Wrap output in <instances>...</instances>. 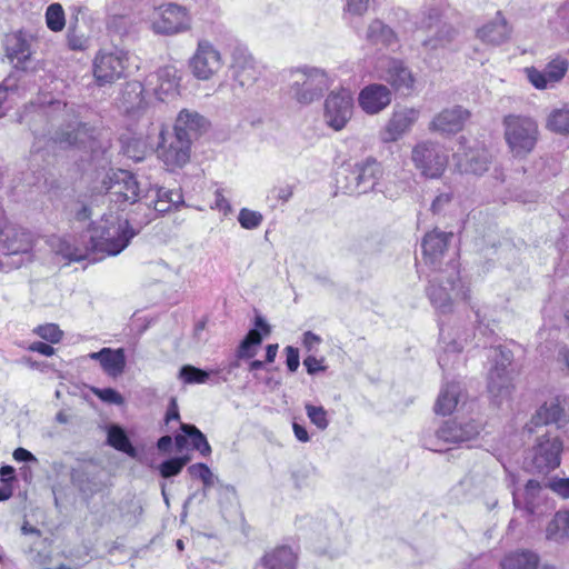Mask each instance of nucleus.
<instances>
[{
  "mask_svg": "<svg viewBox=\"0 0 569 569\" xmlns=\"http://www.w3.org/2000/svg\"><path fill=\"white\" fill-rule=\"evenodd\" d=\"M139 232L133 229L128 219L113 214H104L100 221L89 229L90 247L84 250L60 241L58 253L68 261H81L89 258L90 251L117 256L123 251L130 240Z\"/></svg>",
  "mask_w": 569,
  "mask_h": 569,
  "instance_id": "1",
  "label": "nucleus"
},
{
  "mask_svg": "<svg viewBox=\"0 0 569 569\" xmlns=\"http://www.w3.org/2000/svg\"><path fill=\"white\" fill-rule=\"evenodd\" d=\"M426 292L435 309L443 315L453 311L456 301L470 300V289L461 281L459 263L453 258L445 268L431 270Z\"/></svg>",
  "mask_w": 569,
  "mask_h": 569,
  "instance_id": "2",
  "label": "nucleus"
},
{
  "mask_svg": "<svg viewBox=\"0 0 569 569\" xmlns=\"http://www.w3.org/2000/svg\"><path fill=\"white\" fill-rule=\"evenodd\" d=\"M332 84L329 74L317 67H300L289 71V96L300 104L319 100Z\"/></svg>",
  "mask_w": 569,
  "mask_h": 569,
  "instance_id": "3",
  "label": "nucleus"
},
{
  "mask_svg": "<svg viewBox=\"0 0 569 569\" xmlns=\"http://www.w3.org/2000/svg\"><path fill=\"white\" fill-rule=\"evenodd\" d=\"M481 425L473 420H448L433 433H425L423 446L436 452L446 450L447 445L466 442L480 433Z\"/></svg>",
  "mask_w": 569,
  "mask_h": 569,
  "instance_id": "4",
  "label": "nucleus"
},
{
  "mask_svg": "<svg viewBox=\"0 0 569 569\" xmlns=\"http://www.w3.org/2000/svg\"><path fill=\"white\" fill-rule=\"evenodd\" d=\"M505 139L516 156L530 152L537 142L538 126L529 117L509 114L503 118Z\"/></svg>",
  "mask_w": 569,
  "mask_h": 569,
  "instance_id": "5",
  "label": "nucleus"
},
{
  "mask_svg": "<svg viewBox=\"0 0 569 569\" xmlns=\"http://www.w3.org/2000/svg\"><path fill=\"white\" fill-rule=\"evenodd\" d=\"M493 367L488 373V392L497 405L508 401L513 391L512 379L508 367L512 358L510 351L493 350Z\"/></svg>",
  "mask_w": 569,
  "mask_h": 569,
  "instance_id": "6",
  "label": "nucleus"
},
{
  "mask_svg": "<svg viewBox=\"0 0 569 569\" xmlns=\"http://www.w3.org/2000/svg\"><path fill=\"white\" fill-rule=\"evenodd\" d=\"M128 67L126 52L100 50L92 61V72L99 87L112 84L124 77Z\"/></svg>",
  "mask_w": 569,
  "mask_h": 569,
  "instance_id": "7",
  "label": "nucleus"
},
{
  "mask_svg": "<svg viewBox=\"0 0 569 569\" xmlns=\"http://www.w3.org/2000/svg\"><path fill=\"white\" fill-rule=\"evenodd\" d=\"M411 159L415 167L427 178H439L448 163L443 147L429 140L415 146Z\"/></svg>",
  "mask_w": 569,
  "mask_h": 569,
  "instance_id": "8",
  "label": "nucleus"
},
{
  "mask_svg": "<svg viewBox=\"0 0 569 569\" xmlns=\"http://www.w3.org/2000/svg\"><path fill=\"white\" fill-rule=\"evenodd\" d=\"M147 187L137 180V177L127 170H118L110 177L108 193L111 202L119 207L126 203L133 204L140 202L139 208L143 206V193Z\"/></svg>",
  "mask_w": 569,
  "mask_h": 569,
  "instance_id": "9",
  "label": "nucleus"
},
{
  "mask_svg": "<svg viewBox=\"0 0 569 569\" xmlns=\"http://www.w3.org/2000/svg\"><path fill=\"white\" fill-rule=\"evenodd\" d=\"M563 443L560 436L551 431L539 436L532 449V467L539 473H548L560 466Z\"/></svg>",
  "mask_w": 569,
  "mask_h": 569,
  "instance_id": "10",
  "label": "nucleus"
},
{
  "mask_svg": "<svg viewBox=\"0 0 569 569\" xmlns=\"http://www.w3.org/2000/svg\"><path fill=\"white\" fill-rule=\"evenodd\" d=\"M533 427L555 425L569 439V397H556L545 401L530 420Z\"/></svg>",
  "mask_w": 569,
  "mask_h": 569,
  "instance_id": "11",
  "label": "nucleus"
},
{
  "mask_svg": "<svg viewBox=\"0 0 569 569\" xmlns=\"http://www.w3.org/2000/svg\"><path fill=\"white\" fill-rule=\"evenodd\" d=\"M222 66L220 51L210 41L199 40L189 60L191 73L199 80H209L221 70Z\"/></svg>",
  "mask_w": 569,
  "mask_h": 569,
  "instance_id": "12",
  "label": "nucleus"
},
{
  "mask_svg": "<svg viewBox=\"0 0 569 569\" xmlns=\"http://www.w3.org/2000/svg\"><path fill=\"white\" fill-rule=\"evenodd\" d=\"M353 99L347 89L332 91L325 100V121L332 129H343L352 117Z\"/></svg>",
  "mask_w": 569,
  "mask_h": 569,
  "instance_id": "13",
  "label": "nucleus"
},
{
  "mask_svg": "<svg viewBox=\"0 0 569 569\" xmlns=\"http://www.w3.org/2000/svg\"><path fill=\"white\" fill-rule=\"evenodd\" d=\"M513 505L532 517H541L553 508L545 489L537 480H529L522 493L513 492Z\"/></svg>",
  "mask_w": 569,
  "mask_h": 569,
  "instance_id": "14",
  "label": "nucleus"
},
{
  "mask_svg": "<svg viewBox=\"0 0 569 569\" xmlns=\"http://www.w3.org/2000/svg\"><path fill=\"white\" fill-rule=\"evenodd\" d=\"M230 68L233 81L243 90L252 88L261 74L252 54L242 47L233 49Z\"/></svg>",
  "mask_w": 569,
  "mask_h": 569,
  "instance_id": "15",
  "label": "nucleus"
},
{
  "mask_svg": "<svg viewBox=\"0 0 569 569\" xmlns=\"http://www.w3.org/2000/svg\"><path fill=\"white\" fill-rule=\"evenodd\" d=\"M190 18L184 8L168 3L159 8L152 21V29L160 34H174L188 30Z\"/></svg>",
  "mask_w": 569,
  "mask_h": 569,
  "instance_id": "16",
  "label": "nucleus"
},
{
  "mask_svg": "<svg viewBox=\"0 0 569 569\" xmlns=\"http://www.w3.org/2000/svg\"><path fill=\"white\" fill-rule=\"evenodd\" d=\"M419 109L409 107L396 108L381 132L382 140L386 142L397 141L405 133L410 131L412 126L419 119Z\"/></svg>",
  "mask_w": 569,
  "mask_h": 569,
  "instance_id": "17",
  "label": "nucleus"
},
{
  "mask_svg": "<svg viewBox=\"0 0 569 569\" xmlns=\"http://www.w3.org/2000/svg\"><path fill=\"white\" fill-rule=\"evenodd\" d=\"M453 237L452 232H443L438 229L428 232L422 239L423 260L431 270L442 267L441 259Z\"/></svg>",
  "mask_w": 569,
  "mask_h": 569,
  "instance_id": "18",
  "label": "nucleus"
},
{
  "mask_svg": "<svg viewBox=\"0 0 569 569\" xmlns=\"http://www.w3.org/2000/svg\"><path fill=\"white\" fill-rule=\"evenodd\" d=\"M470 112L461 106H452L437 113L429 123V130L441 134H455L463 129Z\"/></svg>",
  "mask_w": 569,
  "mask_h": 569,
  "instance_id": "19",
  "label": "nucleus"
},
{
  "mask_svg": "<svg viewBox=\"0 0 569 569\" xmlns=\"http://www.w3.org/2000/svg\"><path fill=\"white\" fill-rule=\"evenodd\" d=\"M32 247L29 232L14 224L7 223L0 229V254L13 256L27 253Z\"/></svg>",
  "mask_w": 569,
  "mask_h": 569,
  "instance_id": "20",
  "label": "nucleus"
},
{
  "mask_svg": "<svg viewBox=\"0 0 569 569\" xmlns=\"http://www.w3.org/2000/svg\"><path fill=\"white\" fill-rule=\"evenodd\" d=\"M568 67L567 59L556 58L542 71L531 67L526 69V73L530 83L535 88L542 90L559 82L567 73Z\"/></svg>",
  "mask_w": 569,
  "mask_h": 569,
  "instance_id": "21",
  "label": "nucleus"
},
{
  "mask_svg": "<svg viewBox=\"0 0 569 569\" xmlns=\"http://www.w3.org/2000/svg\"><path fill=\"white\" fill-rule=\"evenodd\" d=\"M191 143L187 138H181L173 132L170 140L159 146V157L169 169L184 166L190 159Z\"/></svg>",
  "mask_w": 569,
  "mask_h": 569,
  "instance_id": "22",
  "label": "nucleus"
},
{
  "mask_svg": "<svg viewBox=\"0 0 569 569\" xmlns=\"http://www.w3.org/2000/svg\"><path fill=\"white\" fill-rule=\"evenodd\" d=\"M142 198L146 209L151 211L152 208L158 213H166L183 201L179 190L173 191L158 186L148 187Z\"/></svg>",
  "mask_w": 569,
  "mask_h": 569,
  "instance_id": "23",
  "label": "nucleus"
},
{
  "mask_svg": "<svg viewBox=\"0 0 569 569\" xmlns=\"http://www.w3.org/2000/svg\"><path fill=\"white\" fill-rule=\"evenodd\" d=\"M381 79L388 82L396 91L410 93L415 86V77L403 61L389 59L381 73Z\"/></svg>",
  "mask_w": 569,
  "mask_h": 569,
  "instance_id": "24",
  "label": "nucleus"
},
{
  "mask_svg": "<svg viewBox=\"0 0 569 569\" xmlns=\"http://www.w3.org/2000/svg\"><path fill=\"white\" fill-rule=\"evenodd\" d=\"M6 56L16 69L26 70V63L32 56L31 37L22 31L8 34L6 38Z\"/></svg>",
  "mask_w": 569,
  "mask_h": 569,
  "instance_id": "25",
  "label": "nucleus"
},
{
  "mask_svg": "<svg viewBox=\"0 0 569 569\" xmlns=\"http://www.w3.org/2000/svg\"><path fill=\"white\" fill-rule=\"evenodd\" d=\"M391 102V91L383 84L373 83L365 87L359 93V104L369 114H376Z\"/></svg>",
  "mask_w": 569,
  "mask_h": 569,
  "instance_id": "26",
  "label": "nucleus"
},
{
  "mask_svg": "<svg viewBox=\"0 0 569 569\" xmlns=\"http://www.w3.org/2000/svg\"><path fill=\"white\" fill-rule=\"evenodd\" d=\"M356 178L359 186L360 194L369 191H376L379 180L382 177V169L380 164L373 159H367L361 162H357L353 167Z\"/></svg>",
  "mask_w": 569,
  "mask_h": 569,
  "instance_id": "27",
  "label": "nucleus"
},
{
  "mask_svg": "<svg viewBox=\"0 0 569 569\" xmlns=\"http://www.w3.org/2000/svg\"><path fill=\"white\" fill-rule=\"evenodd\" d=\"M206 127L207 120L204 117L197 111L183 109L179 112L176 119L174 133L181 136V138H187L189 143H191L192 140L206 129Z\"/></svg>",
  "mask_w": 569,
  "mask_h": 569,
  "instance_id": "28",
  "label": "nucleus"
},
{
  "mask_svg": "<svg viewBox=\"0 0 569 569\" xmlns=\"http://www.w3.org/2000/svg\"><path fill=\"white\" fill-rule=\"evenodd\" d=\"M511 28L501 12H497L493 20L486 23L477 31L478 38L489 44H501L509 40Z\"/></svg>",
  "mask_w": 569,
  "mask_h": 569,
  "instance_id": "29",
  "label": "nucleus"
},
{
  "mask_svg": "<svg viewBox=\"0 0 569 569\" xmlns=\"http://www.w3.org/2000/svg\"><path fill=\"white\" fill-rule=\"evenodd\" d=\"M143 91V86L139 81H130L124 84L121 91L120 106L126 113L137 116L146 108L147 102Z\"/></svg>",
  "mask_w": 569,
  "mask_h": 569,
  "instance_id": "30",
  "label": "nucleus"
},
{
  "mask_svg": "<svg viewBox=\"0 0 569 569\" xmlns=\"http://www.w3.org/2000/svg\"><path fill=\"white\" fill-rule=\"evenodd\" d=\"M181 435L176 436V446L178 450H182L190 439L192 449L199 451L202 456L207 457L211 453V447L206 436L193 425L181 423Z\"/></svg>",
  "mask_w": 569,
  "mask_h": 569,
  "instance_id": "31",
  "label": "nucleus"
},
{
  "mask_svg": "<svg viewBox=\"0 0 569 569\" xmlns=\"http://www.w3.org/2000/svg\"><path fill=\"white\" fill-rule=\"evenodd\" d=\"M296 556L289 547H278L266 552L254 569H293Z\"/></svg>",
  "mask_w": 569,
  "mask_h": 569,
  "instance_id": "32",
  "label": "nucleus"
},
{
  "mask_svg": "<svg viewBox=\"0 0 569 569\" xmlns=\"http://www.w3.org/2000/svg\"><path fill=\"white\" fill-rule=\"evenodd\" d=\"M462 397V389L459 382H450L443 386L435 405L437 415L447 416L458 406Z\"/></svg>",
  "mask_w": 569,
  "mask_h": 569,
  "instance_id": "33",
  "label": "nucleus"
},
{
  "mask_svg": "<svg viewBox=\"0 0 569 569\" xmlns=\"http://www.w3.org/2000/svg\"><path fill=\"white\" fill-rule=\"evenodd\" d=\"M546 539L557 543L569 540V509L556 512L546 527Z\"/></svg>",
  "mask_w": 569,
  "mask_h": 569,
  "instance_id": "34",
  "label": "nucleus"
},
{
  "mask_svg": "<svg viewBox=\"0 0 569 569\" xmlns=\"http://www.w3.org/2000/svg\"><path fill=\"white\" fill-rule=\"evenodd\" d=\"M538 565L539 557L537 553L529 550H521L506 556L500 567L501 569H537Z\"/></svg>",
  "mask_w": 569,
  "mask_h": 569,
  "instance_id": "35",
  "label": "nucleus"
},
{
  "mask_svg": "<svg viewBox=\"0 0 569 569\" xmlns=\"http://www.w3.org/2000/svg\"><path fill=\"white\" fill-rule=\"evenodd\" d=\"M367 39L373 44L385 47L393 46L397 42V36L391 28L380 20H373L367 30Z\"/></svg>",
  "mask_w": 569,
  "mask_h": 569,
  "instance_id": "36",
  "label": "nucleus"
},
{
  "mask_svg": "<svg viewBox=\"0 0 569 569\" xmlns=\"http://www.w3.org/2000/svg\"><path fill=\"white\" fill-rule=\"evenodd\" d=\"M107 442L118 451L127 453L130 458L138 457V451L131 445L126 431L117 425H112L108 429Z\"/></svg>",
  "mask_w": 569,
  "mask_h": 569,
  "instance_id": "37",
  "label": "nucleus"
},
{
  "mask_svg": "<svg viewBox=\"0 0 569 569\" xmlns=\"http://www.w3.org/2000/svg\"><path fill=\"white\" fill-rule=\"evenodd\" d=\"M103 371L110 377H118L123 373L126 368V353L122 348L111 349L107 348V353L103 357L101 365Z\"/></svg>",
  "mask_w": 569,
  "mask_h": 569,
  "instance_id": "38",
  "label": "nucleus"
},
{
  "mask_svg": "<svg viewBox=\"0 0 569 569\" xmlns=\"http://www.w3.org/2000/svg\"><path fill=\"white\" fill-rule=\"evenodd\" d=\"M262 342V336L258 329H251L240 342L236 357L239 359H251L257 353V347Z\"/></svg>",
  "mask_w": 569,
  "mask_h": 569,
  "instance_id": "39",
  "label": "nucleus"
},
{
  "mask_svg": "<svg viewBox=\"0 0 569 569\" xmlns=\"http://www.w3.org/2000/svg\"><path fill=\"white\" fill-rule=\"evenodd\" d=\"M489 162L487 151H470L466 154L465 171L480 176L488 170Z\"/></svg>",
  "mask_w": 569,
  "mask_h": 569,
  "instance_id": "40",
  "label": "nucleus"
},
{
  "mask_svg": "<svg viewBox=\"0 0 569 569\" xmlns=\"http://www.w3.org/2000/svg\"><path fill=\"white\" fill-rule=\"evenodd\" d=\"M547 128L561 134H569V104L553 110L547 120Z\"/></svg>",
  "mask_w": 569,
  "mask_h": 569,
  "instance_id": "41",
  "label": "nucleus"
},
{
  "mask_svg": "<svg viewBox=\"0 0 569 569\" xmlns=\"http://www.w3.org/2000/svg\"><path fill=\"white\" fill-rule=\"evenodd\" d=\"M219 372V369L206 371L191 365H184L179 371V378L189 385L204 383L208 381L211 375H218Z\"/></svg>",
  "mask_w": 569,
  "mask_h": 569,
  "instance_id": "42",
  "label": "nucleus"
},
{
  "mask_svg": "<svg viewBox=\"0 0 569 569\" xmlns=\"http://www.w3.org/2000/svg\"><path fill=\"white\" fill-rule=\"evenodd\" d=\"M352 167L342 168L338 172L337 187L341 192L350 196H359V186Z\"/></svg>",
  "mask_w": 569,
  "mask_h": 569,
  "instance_id": "43",
  "label": "nucleus"
},
{
  "mask_svg": "<svg viewBox=\"0 0 569 569\" xmlns=\"http://www.w3.org/2000/svg\"><path fill=\"white\" fill-rule=\"evenodd\" d=\"M47 27L53 31H62L66 26L64 11L60 3H51L46 10Z\"/></svg>",
  "mask_w": 569,
  "mask_h": 569,
  "instance_id": "44",
  "label": "nucleus"
},
{
  "mask_svg": "<svg viewBox=\"0 0 569 569\" xmlns=\"http://www.w3.org/2000/svg\"><path fill=\"white\" fill-rule=\"evenodd\" d=\"M78 18L76 17L74 23H70L67 32V44L70 50L84 51L89 47V38L78 31Z\"/></svg>",
  "mask_w": 569,
  "mask_h": 569,
  "instance_id": "45",
  "label": "nucleus"
},
{
  "mask_svg": "<svg viewBox=\"0 0 569 569\" xmlns=\"http://www.w3.org/2000/svg\"><path fill=\"white\" fill-rule=\"evenodd\" d=\"M86 133V126H78L76 130L72 131H62L57 133L54 138L56 142H58L62 147H71L79 146L83 143L82 136Z\"/></svg>",
  "mask_w": 569,
  "mask_h": 569,
  "instance_id": "46",
  "label": "nucleus"
},
{
  "mask_svg": "<svg viewBox=\"0 0 569 569\" xmlns=\"http://www.w3.org/2000/svg\"><path fill=\"white\" fill-rule=\"evenodd\" d=\"M440 17L441 10L439 8H427L419 13L416 24L420 29L429 30L440 21Z\"/></svg>",
  "mask_w": 569,
  "mask_h": 569,
  "instance_id": "47",
  "label": "nucleus"
},
{
  "mask_svg": "<svg viewBox=\"0 0 569 569\" xmlns=\"http://www.w3.org/2000/svg\"><path fill=\"white\" fill-rule=\"evenodd\" d=\"M188 457H178L166 460L159 467L160 475L163 478L177 476L178 473H180L182 468L188 463Z\"/></svg>",
  "mask_w": 569,
  "mask_h": 569,
  "instance_id": "48",
  "label": "nucleus"
},
{
  "mask_svg": "<svg viewBox=\"0 0 569 569\" xmlns=\"http://www.w3.org/2000/svg\"><path fill=\"white\" fill-rule=\"evenodd\" d=\"M306 412L310 421L317 426L320 430L327 429L329 420L327 418V411L323 407L313 406L310 403L306 405Z\"/></svg>",
  "mask_w": 569,
  "mask_h": 569,
  "instance_id": "49",
  "label": "nucleus"
},
{
  "mask_svg": "<svg viewBox=\"0 0 569 569\" xmlns=\"http://www.w3.org/2000/svg\"><path fill=\"white\" fill-rule=\"evenodd\" d=\"M262 214L258 211L249 210V209H241L238 216V221L244 229H256L258 228L262 222Z\"/></svg>",
  "mask_w": 569,
  "mask_h": 569,
  "instance_id": "50",
  "label": "nucleus"
},
{
  "mask_svg": "<svg viewBox=\"0 0 569 569\" xmlns=\"http://www.w3.org/2000/svg\"><path fill=\"white\" fill-rule=\"evenodd\" d=\"M34 332L42 339L51 342L57 343L62 338V331L59 329V327L54 323H47L42 326H38L34 329Z\"/></svg>",
  "mask_w": 569,
  "mask_h": 569,
  "instance_id": "51",
  "label": "nucleus"
},
{
  "mask_svg": "<svg viewBox=\"0 0 569 569\" xmlns=\"http://www.w3.org/2000/svg\"><path fill=\"white\" fill-rule=\"evenodd\" d=\"M96 395L106 402L114 403V405H121L123 402L122 396L112 388H104L101 390H98Z\"/></svg>",
  "mask_w": 569,
  "mask_h": 569,
  "instance_id": "52",
  "label": "nucleus"
},
{
  "mask_svg": "<svg viewBox=\"0 0 569 569\" xmlns=\"http://www.w3.org/2000/svg\"><path fill=\"white\" fill-rule=\"evenodd\" d=\"M286 363L290 372L297 371L299 368V350L292 346H288L284 349Z\"/></svg>",
  "mask_w": 569,
  "mask_h": 569,
  "instance_id": "53",
  "label": "nucleus"
},
{
  "mask_svg": "<svg viewBox=\"0 0 569 569\" xmlns=\"http://www.w3.org/2000/svg\"><path fill=\"white\" fill-rule=\"evenodd\" d=\"M549 488L563 499L569 498V478H562L549 483Z\"/></svg>",
  "mask_w": 569,
  "mask_h": 569,
  "instance_id": "54",
  "label": "nucleus"
},
{
  "mask_svg": "<svg viewBox=\"0 0 569 569\" xmlns=\"http://www.w3.org/2000/svg\"><path fill=\"white\" fill-rule=\"evenodd\" d=\"M437 34L441 38L446 46H449L458 36V30L455 27L445 23L439 28Z\"/></svg>",
  "mask_w": 569,
  "mask_h": 569,
  "instance_id": "55",
  "label": "nucleus"
},
{
  "mask_svg": "<svg viewBox=\"0 0 569 569\" xmlns=\"http://www.w3.org/2000/svg\"><path fill=\"white\" fill-rule=\"evenodd\" d=\"M452 200L450 192H442L436 197L431 203V210L433 213H440Z\"/></svg>",
  "mask_w": 569,
  "mask_h": 569,
  "instance_id": "56",
  "label": "nucleus"
},
{
  "mask_svg": "<svg viewBox=\"0 0 569 569\" xmlns=\"http://www.w3.org/2000/svg\"><path fill=\"white\" fill-rule=\"evenodd\" d=\"M292 193V187L289 184L278 186L271 190L272 197L282 202H287L291 198Z\"/></svg>",
  "mask_w": 569,
  "mask_h": 569,
  "instance_id": "57",
  "label": "nucleus"
},
{
  "mask_svg": "<svg viewBox=\"0 0 569 569\" xmlns=\"http://www.w3.org/2000/svg\"><path fill=\"white\" fill-rule=\"evenodd\" d=\"M188 472L193 478L204 479L211 472L210 468L204 463H194L188 467Z\"/></svg>",
  "mask_w": 569,
  "mask_h": 569,
  "instance_id": "58",
  "label": "nucleus"
},
{
  "mask_svg": "<svg viewBox=\"0 0 569 569\" xmlns=\"http://www.w3.org/2000/svg\"><path fill=\"white\" fill-rule=\"evenodd\" d=\"M422 47L427 52H435L440 48H446L447 46L443 43L441 38L436 33L435 37L423 40Z\"/></svg>",
  "mask_w": 569,
  "mask_h": 569,
  "instance_id": "59",
  "label": "nucleus"
},
{
  "mask_svg": "<svg viewBox=\"0 0 569 569\" xmlns=\"http://www.w3.org/2000/svg\"><path fill=\"white\" fill-rule=\"evenodd\" d=\"M28 349L30 351L38 352V353L47 356V357H50V356H52L54 353V348L53 347H51L48 343L41 342V341L32 342L28 347Z\"/></svg>",
  "mask_w": 569,
  "mask_h": 569,
  "instance_id": "60",
  "label": "nucleus"
},
{
  "mask_svg": "<svg viewBox=\"0 0 569 569\" xmlns=\"http://www.w3.org/2000/svg\"><path fill=\"white\" fill-rule=\"evenodd\" d=\"M347 8L349 12L362 14L368 8V0H347Z\"/></svg>",
  "mask_w": 569,
  "mask_h": 569,
  "instance_id": "61",
  "label": "nucleus"
},
{
  "mask_svg": "<svg viewBox=\"0 0 569 569\" xmlns=\"http://www.w3.org/2000/svg\"><path fill=\"white\" fill-rule=\"evenodd\" d=\"M320 360H318L316 357L313 356H308L305 360H303V365L305 367L307 368V371L309 375H315L317 373L318 371H321V370H325V367H321L320 366Z\"/></svg>",
  "mask_w": 569,
  "mask_h": 569,
  "instance_id": "62",
  "label": "nucleus"
},
{
  "mask_svg": "<svg viewBox=\"0 0 569 569\" xmlns=\"http://www.w3.org/2000/svg\"><path fill=\"white\" fill-rule=\"evenodd\" d=\"M13 458L14 460L21 462H37V458L27 449L24 448H17L13 451Z\"/></svg>",
  "mask_w": 569,
  "mask_h": 569,
  "instance_id": "63",
  "label": "nucleus"
},
{
  "mask_svg": "<svg viewBox=\"0 0 569 569\" xmlns=\"http://www.w3.org/2000/svg\"><path fill=\"white\" fill-rule=\"evenodd\" d=\"M320 342L321 338L318 335L311 331L303 333V345L309 351L316 348Z\"/></svg>",
  "mask_w": 569,
  "mask_h": 569,
  "instance_id": "64",
  "label": "nucleus"
}]
</instances>
